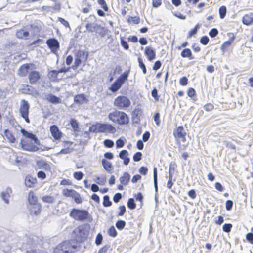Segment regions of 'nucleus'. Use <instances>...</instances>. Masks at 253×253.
<instances>
[{"label":"nucleus","mask_w":253,"mask_h":253,"mask_svg":"<svg viewBox=\"0 0 253 253\" xmlns=\"http://www.w3.org/2000/svg\"><path fill=\"white\" fill-rule=\"evenodd\" d=\"M45 99L49 102L53 104H58L61 102V99L60 98L51 93L45 95Z\"/></svg>","instance_id":"nucleus-24"},{"label":"nucleus","mask_w":253,"mask_h":253,"mask_svg":"<svg viewBox=\"0 0 253 253\" xmlns=\"http://www.w3.org/2000/svg\"><path fill=\"white\" fill-rule=\"evenodd\" d=\"M104 144L107 147L111 148L114 146V142L111 140L106 139L104 141Z\"/></svg>","instance_id":"nucleus-55"},{"label":"nucleus","mask_w":253,"mask_h":253,"mask_svg":"<svg viewBox=\"0 0 253 253\" xmlns=\"http://www.w3.org/2000/svg\"><path fill=\"white\" fill-rule=\"evenodd\" d=\"M88 54L84 51L79 50L75 53L74 65L73 66V69L77 68L82 62H85L87 58Z\"/></svg>","instance_id":"nucleus-8"},{"label":"nucleus","mask_w":253,"mask_h":253,"mask_svg":"<svg viewBox=\"0 0 253 253\" xmlns=\"http://www.w3.org/2000/svg\"><path fill=\"white\" fill-rule=\"evenodd\" d=\"M145 54L147 57L149 61H152L156 57L155 51L154 49L150 46H147L145 47Z\"/></svg>","instance_id":"nucleus-18"},{"label":"nucleus","mask_w":253,"mask_h":253,"mask_svg":"<svg viewBox=\"0 0 253 253\" xmlns=\"http://www.w3.org/2000/svg\"><path fill=\"white\" fill-rule=\"evenodd\" d=\"M175 179H173V172L171 171V165L169 169V179L167 183V187L169 189H171Z\"/></svg>","instance_id":"nucleus-23"},{"label":"nucleus","mask_w":253,"mask_h":253,"mask_svg":"<svg viewBox=\"0 0 253 253\" xmlns=\"http://www.w3.org/2000/svg\"><path fill=\"white\" fill-rule=\"evenodd\" d=\"M138 63H139V67L140 68H141L142 69L143 73L144 74H146V68L145 64L143 62L142 58H140V57H139L138 58Z\"/></svg>","instance_id":"nucleus-48"},{"label":"nucleus","mask_w":253,"mask_h":253,"mask_svg":"<svg viewBox=\"0 0 253 253\" xmlns=\"http://www.w3.org/2000/svg\"><path fill=\"white\" fill-rule=\"evenodd\" d=\"M4 134L7 139L10 143H14L15 141V138L13 134L7 129H5L4 131Z\"/></svg>","instance_id":"nucleus-32"},{"label":"nucleus","mask_w":253,"mask_h":253,"mask_svg":"<svg viewBox=\"0 0 253 253\" xmlns=\"http://www.w3.org/2000/svg\"><path fill=\"white\" fill-rule=\"evenodd\" d=\"M126 224V223L125 221L122 220H119L116 222L115 225L118 230H122L125 227Z\"/></svg>","instance_id":"nucleus-36"},{"label":"nucleus","mask_w":253,"mask_h":253,"mask_svg":"<svg viewBox=\"0 0 253 253\" xmlns=\"http://www.w3.org/2000/svg\"><path fill=\"white\" fill-rule=\"evenodd\" d=\"M83 176L84 174L81 171L75 172L73 174L74 178L77 180H81L83 178Z\"/></svg>","instance_id":"nucleus-51"},{"label":"nucleus","mask_w":253,"mask_h":253,"mask_svg":"<svg viewBox=\"0 0 253 253\" xmlns=\"http://www.w3.org/2000/svg\"><path fill=\"white\" fill-rule=\"evenodd\" d=\"M37 179L36 177H33L30 175L26 176L24 183L27 187L33 188L37 183Z\"/></svg>","instance_id":"nucleus-16"},{"label":"nucleus","mask_w":253,"mask_h":253,"mask_svg":"<svg viewBox=\"0 0 253 253\" xmlns=\"http://www.w3.org/2000/svg\"><path fill=\"white\" fill-rule=\"evenodd\" d=\"M31 141H32L25 140L22 139H21L20 145L22 149L32 152L37 151L38 147L34 145Z\"/></svg>","instance_id":"nucleus-10"},{"label":"nucleus","mask_w":253,"mask_h":253,"mask_svg":"<svg viewBox=\"0 0 253 253\" xmlns=\"http://www.w3.org/2000/svg\"><path fill=\"white\" fill-rule=\"evenodd\" d=\"M108 118L113 122L120 125L126 124L129 122L127 115L124 112L119 111H114L110 113Z\"/></svg>","instance_id":"nucleus-3"},{"label":"nucleus","mask_w":253,"mask_h":253,"mask_svg":"<svg viewBox=\"0 0 253 253\" xmlns=\"http://www.w3.org/2000/svg\"><path fill=\"white\" fill-rule=\"evenodd\" d=\"M122 195L121 193H116L114 195L113 200L115 203H117L122 199Z\"/></svg>","instance_id":"nucleus-52"},{"label":"nucleus","mask_w":253,"mask_h":253,"mask_svg":"<svg viewBox=\"0 0 253 253\" xmlns=\"http://www.w3.org/2000/svg\"><path fill=\"white\" fill-rule=\"evenodd\" d=\"M153 180L154 186L155 188V201L156 205L158 203V174L157 168L154 167L153 169Z\"/></svg>","instance_id":"nucleus-12"},{"label":"nucleus","mask_w":253,"mask_h":253,"mask_svg":"<svg viewBox=\"0 0 253 253\" xmlns=\"http://www.w3.org/2000/svg\"><path fill=\"white\" fill-rule=\"evenodd\" d=\"M103 240V236L101 233H98L95 238V244L97 246L101 244Z\"/></svg>","instance_id":"nucleus-49"},{"label":"nucleus","mask_w":253,"mask_h":253,"mask_svg":"<svg viewBox=\"0 0 253 253\" xmlns=\"http://www.w3.org/2000/svg\"><path fill=\"white\" fill-rule=\"evenodd\" d=\"M29 68L30 67L28 65L23 64L18 70L19 75L21 76H26L28 72Z\"/></svg>","instance_id":"nucleus-31"},{"label":"nucleus","mask_w":253,"mask_h":253,"mask_svg":"<svg viewBox=\"0 0 253 253\" xmlns=\"http://www.w3.org/2000/svg\"><path fill=\"white\" fill-rule=\"evenodd\" d=\"M94 181L95 182H96V183L100 185H104L106 182V178L105 176H103L102 177L96 176V179H94Z\"/></svg>","instance_id":"nucleus-41"},{"label":"nucleus","mask_w":253,"mask_h":253,"mask_svg":"<svg viewBox=\"0 0 253 253\" xmlns=\"http://www.w3.org/2000/svg\"><path fill=\"white\" fill-rule=\"evenodd\" d=\"M72 197L74 199L75 201L77 204H80L82 202V200L80 193L77 192L76 191H75Z\"/></svg>","instance_id":"nucleus-38"},{"label":"nucleus","mask_w":253,"mask_h":253,"mask_svg":"<svg viewBox=\"0 0 253 253\" xmlns=\"http://www.w3.org/2000/svg\"><path fill=\"white\" fill-rule=\"evenodd\" d=\"M69 215L76 220L84 221L87 219L89 213L85 210L73 208L70 211Z\"/></svg>","instance_id":"nucleus-4"},{"label":"nucleus","mask_w":253,"mask_h":253,"mask_svg":"<svg viewBox=\"0 0 253 253\" xmlns=\"http://www.w3.org/2000/svg\"><path fill=\"white\" fill-rule=\"evenodd\" d=\"M89 131L92 132L114 133L116 129L112 125L106 123H96L89 127Z\"/></svg>","instance_id":"nucleus-1"},{"label":"nucleus","mask_w":253,"mask_h":253,"mask_svg":"<svg viewBox=\"0 0 253 253\" xmlns=\"http://www.w3.org/2000/svg\"><path fill=\"white\" fill-rule=\"evenodd\" d=\"M128 22L134 24H137L140 22V18L138 17H130L128 19Z\"/></svg>","instance_id":"nucleus-44"},{"label":"nucleus","mask_w":253,"mask_h":253,"mask_svg":"<svg viewBox=\"0 0 253 253\" xmlns=\"http://www.w3.org/2000/svg\"><path fill=\"white\" fill-rule=\"evenodd\" d=\"M233 202L231 200H227L225 203V208L226 210L230 211L232 209Z\"/></svg>","instance_id":"nucleus-53"},{"label":"nucleus","mask_w":253,"mask_h":253,"mask_svg":"<svg viewBox=\"0 0 253 253\" xmlns=\"http://www.w3.org/2000/svg\"><path fill=\"white\" fill-rule=\"evenodd\" d=\"M46 44L52 52L56 51L59 48V43L57 40L54 38L47 40Z\"/></svg>","instance_id":"nucleus-14"},{"label":"nucleus","mask_w":253,"mask_h":253,"mask_svg":"<svg viewBox=\"0 0 253 253\" xmlns=\"http://www.w3.org/2000/svg\"><path fill=\"white\" fill-rule=\"evenodd\" d=\"M28 201L31 205L38 203L37 202V198L35 196L33 192L29 193Z\"/></svg>","instance_id":"nucleus-33"},{"label":"nucleus","mask_w":253,"mask_h":253,"mask_svg":"<svg viewBox=\"0 0 253 253\" xmlns=\"http://www.w3.org/2000/svg\"><path fill=\"white\" fill-rule=\"evenodd\" d=\"M232 225L230 223H225L222 226V230L224 232L229 233L231 231Z\"/></svg>","instance_id":"nucleus-46"},{"label":"nucleus","mask_w":253,"mask_h":253,"mask_svg":"<svg viewBox=\"0 0 253 253\" xmlns=\"http://www.w3.org/2000/svg\"><path fill=\"white\" fill-rule=\"evenodd\" d=\"M128 76V72H124L109 87V90L112 92L117 91L124 84Z\"/></svg>","instance_id":"nucleus-5"},{"label":"nucleus","mask_w":253,"mask_h":253,"mask_svg":"<svg viewBox=\"0 0 253 253\" xmlns=\"http://www.w3.org/2000/svg\"><path fill=\"white\" fill-rule=\"evenodd\" d=\"M29 108L30 105L28 101L24 99L22 100L20 106L19 112L21 116L28 123L30 122L28 117Z\"/></svg>","instance_id":"nucleus-6"},{"label":"nucleus","mask_w":253,"mask_h":253,"mask_svg":"<svg viewBox=\"0 0 253 253\" xmlns=\"http://www.w3.org/2000/svg\"><path fill=\"white\" fill-rule=\"evenodd\" d=\"M75 192V190L74 189H65L63 190L62 193H63V195L66 197H72Z\"/></svg>","instance_id":"nucleus-40"},{"label":"nucleus","mask_w":253,"mask_h":253,"mask_svg":"<svg viewBox=\"0 0 253 253\" xmlns=\"http://www.w3.org/2000/svg\"><path fill=\"white\" fill-rule=\"evenodd\" d=\"M247 240L251 244H253V233H248L246 235Z\"/></svg>","instance_id":"nucleus-57"},{"label":"nucleus","mask_w":253,"mask_h":253,"mask_svg":"<svg viewBox=\"0 0 253 253\" xmlns=\"http://www.w3.org/2000/svg\"><path fill=\"white\" fill-rule=\"evenodd\" d=\"M29 35L28 31L24 29H21L17 31L16 33V36L19 39L26 38Z\"/></svg>","instance_id":"nucleus-30"},{"label":"nucleus","mask_w":253,"mask_h":253,"mask_svg":"<svg viewBox=\"0 0 253 253\" xmlns=\"http://www.w3.org/2000/svg\"><path fill=\"white\" fill-rule=\"evenodd\" d=\"M173 134L176 139H180L182 141L185 140V136L186 133L184 132V129L182 126L178 127L174 131Z\"/></svg>","instance_id":"nucleus-13"},{"label":"nucleus","mask_w":253,"mask_h":253,"mask_svg":"<svg viewBox=\"0 0 253 253\" xmlns=\"http://www.w3.org/2000/svg\"><path fill=\"white\" fill-rule=\"evenodd\" d=\"M12 190L11 188L8 187L5 191H2L1 193L0 196L2 200L7 204L9 203V198L10 197V194Z\"/></svg>","instance_id":"nucleus-22"},{"label":"nucleus","mask_w":253,"mask_h":253,"mask_svg":"<svg viewBox=\"0 0 253 253\" xmlns=\"http://www.w3.org/2000/svg\"><path fill=\"white\" fill-rule=\"evenodd\" d=\"M233 40H234V38H233L232 39H230L229 41H227L225 42L222 44V45L221 47V49L222 50H224V49L225 48H226L227 47H229L231 44V43L233 42Z\"/></svg>","instance_id":"nucleus-45"},{"label":"nucleus","mask_w":253,"mask_h":253,"mask_svg":"<svg viewBox=\"0 0 253 253\" xmlns=\"http://www.w3.org/2000/svg\"><path fill=\"white\" fill-rule=\"evenodd\" d=\"M133 114L136 117H140L143 115V110L139 108H136L133 111Z\"/></svg>","instance_id":"nucleus-47"},{"label":"nucleus","mask_w":253,"mask_h":253,"mask_svg":"<svg viewBox=\"0 0 253 253\" xmlns=\"http://www.w3.org/2000/svg\"><path fill=\"white\" fill-rule=\"evenodd\" d=\"M42 200L45 203L52 204L54 201V198L53 196L46 195L42 197Z\"/></svg>","instance_id":"nucleus-37"},{"label":"nucleus","mask_w":253,"mask_h":253,"mask_svg":"<svg viewBox=\"0 0 253 253\" xmlns=\"http://www.w3.org/2000/svg\"><path fill=\"white\" fill-rule=\"evenodd\" d=\"M127 206L130 210H133L136 208L135 200L133 198H129L127 203Z\"/></svg>","instance_id":"nucleus-35"},{"label":"nucleus","mask_w":253,"mask_h":253,"mask_svg":"<svg viewBox=\"0 0 253 253\" xmlns=\"http://www.w3.org/2000/svg\"><path fill=\"white\" fill-rule=\"evenodd\" d=\"M139 172L142 175H145L147 173L148 169L145 167H141L139 169Z\"/></svg>","instance_id":"nucleus-62"},{"label":"nucleus","mask_w":253,"mask_h":253,"mask_svg":"<svg viewBox=\"0 0 253 253\" xmlns=\"http://www.w3.org/2000/svg\"><path fill=\"white\" fill-rule=\"evenodd\" d=\"M37 165L39 169H44L45 170L48 171H50L51 169L50 165L42 159L37 160Z\"/></svg>","instance_id":"nucleus-21"},{"label":"nucleus","mask_w":253,"mask_h":253,"mask_svg":"<svg viewBox=\"0 0 253 253\" xmlns=\"http://www.w3.org/2000/svg\"><path fill=\"white\" fill-rule=\"evenodd\" d=\"M130 174L126 172H124L123 176L120 178V181L122 184L126 185L128 183L130 180Z\"/></svg>","instance_id":"nucleus-26"},{"label":"nucleus","mask_w":253,"mask_h":253,"mask_svg":"<svg viewBox=\"0 0 253 253\" xmlns=\"http://www.w3.org/2000/svg\"><path fill=\"white\" fill-rule=\"evenodd\" d=\"M242 22L246 25H250L253 23V13H251L244 15L242 18Z\"/></svg>","instance_id":"nucleus-25"},{"label":"nucleus","mask_w":253,"mask_h":253,"mask_svg":"<svg viewBox=\"0 0 253 253\" xmlns=\"http://www.w3.org/2000/svg\"><path fill=\"white\" fill-rule=\"evenodd\" d=\"M218 33V31L216 28L211 29L209 32V35L212 37H215Z\"/></svg>","instance_id":"nucleus-58"},{"label":"nucleus","mask_w":253,"mask_h":253,"mask_svg":"<svg viewBox=\"0 0 253 253\" xmlns=\"http://www.w3.org/2000/svg\"><path fill=\"white\" fill-rule=\"evenodd\" d=\"M20 131L24 136L31 139L30 141H33L35 144H39V140L35 134L27 131L23 128H21Z\"/></svg>","instance_id":"nucleus-15"},{"label":"nucleus","mask_w":253,"mask_h":253,"mask_svg":"<svg viewBox=\"0 0 253 253\" xmlns=\"http://www.w3.org/2000/svg\"><path fill=\"white\" fill-rule=\"evenodd\" d=\"M50 130L52 135L54 139L58 140L61 138L62 133L59 131L58 127L56 126H50Z\"/></svg>","instance_id":"nucleus-20"},{"label":"nucleus","mask_w":253,"mask_h":253,"mask_svg":"<svg viewBox=\"0 0 253 253\" xmlns=\"http://www.w3.org/2000/svg\"><path fill=\"white\" fill-rule=\"evenodd\" d=\"M72 246L67 241H65L57 246L53 251V253H69L71 252Z\"/></svg>","instance_id":"nucleus-9"},{"label":"nucleus","mask_w":253,"mask_h":253,"mask_svg":"<svg viewBox=\"0 0 253 253\" xmlns=\"http://www.w3.org/2000/svg\"><path fill=\"white\" fill-rule=\"evenodd\" d=\"M108 234L110 236L113 237V238L117 236V232L114 226H111L109 228V229H108Z\"/></svg>","instance_id":"nucleus-39"},{"label":"nucleus","mask_w":253,"mask_h":253,"mask_svg":"<svg viewBox=\"0 0 253 253\" xmlns=\"http://www.w3.org/2000/svg\"><path fill=\"white\" fill-rule=\"evenodd\" d=\"M29 211L31 214L38 215L40 214L41 211V205L40 203L31 205L29 207Z\"/></svg>","instance_id":"nucleus-19"},{"label":"nucleus","mask_w":253,"mask_h":253,"mask_svg":"<svg viewBox=\"0 0 253 253\" xmlns=\"http://www.w3.org/2000/svg\"><path fill=\"white\" fill-rule=\"evenodd\" d=\"M119 209L120 210V211L118 213V215L119 216H123L126 211V208L125 206L122 205L119 206Z\"/></svg>","instance_id":"nucleus-54"},{"label":"nucleus","mask_w":253,"mask_h":253,"mask_svg":"<svg viewBox=\"0 0 253 253\" xmlns=\"http://www.w3.org/2000/svg\"><path fill=\"white\" fill-rule=\"evenodd\" d=\"M85 27L86 30L89 32H93L96 31L97 30L100 29V32H99V35L102 37H104L105 35V33H103L102 32V31L104 30V28L96 23L88 22L86 23Z\"/></svg>","instance_id":"nucleus-11"},{"label":"nucleus","mask_w":253,"mask_h":253,"mask_svg":"<svg viewBox=\"0 0 253 253\" xmlns=\"http://www.w3.org/2000/svg\"><path fill=\"white\" fill-rule=\"evenodd\" d=\"M98 3L101 5L102 8L105 11H108V7L104 0H97Z\"/></svg>","instance_id":"nucleus-50"},{"label":"nucleus","mask_w":253,"mask_h":253,"mask_svg":"<svg viewBox=\"0 0 253 253\" xmlns=\"http://www.w3.org/2000/svg\"><path fill=\"white\" fill-rule=\"evenodd\" d=\"M109 248L108 245L104 246L99 250L98 253H106Z\"/></svg>","instance_id":"nucleus-64"},{"label":"nucleus","mask_w":253,"mask_h":253,"mask_svg":"<svg viewBox=\"0 0 253 253\" xmlns=\"http://www.w3.org/2000/svg\"><path fill=\"white\" fill-rule=\"evenodd\" d=\"M181 56L183 58H188L189 60L194 59L192 55V52L189 48L184 49L181 52Z\"/></svg>","instance_id":"nucleus-29"},{"label":"nucleus","mask_w":253,"mask_h":253,"mask_svg":"<svg viewBox=\"0 0 253 253\" xmlns=\"http://www.w3.org/2000/svg\"><path fill=\"white\" fill-rule=\"evenodd\" d=\"M102 164L103 168L108 172H111L113 169L112 164L107 159H102Z\"/></svg>","instance_id":"nucleus-27"},{"label":"nucleus","mask_w":253,"mask_h":253,"mask_svg":"<svg viewBox=\"0 0 253 253\" xmlns=\"http://www.w3.org/2000/svg\"><path fill=\"white\" fill-rule=\"evenodd\" d=\"M103 205L105 207H108L112 205V203L110 200V197L108 195H106L103 197Z\"/></svg>","instance_id":"nucleus-34"},{"label":"nucleus","mask_w":253,"mask_h":253,"mask_svg":"<svg viewBox=\"0 0 253 253\" xmlns=\"http://www.w3.org/2000/svg\"><path fill=\"white\" fill-rule=\"evenodd\" d=\"M89 229L87 225H82L76 228L73 232L74 237L77 243L84 242L88 237Z\"/></svg>","instance_id":"nucleus-2"},{"label":"nucleus","mask_w":253,"mask_h":253,"mask_svg":"<svg viewBox=\"0 0 253 253\" xmlns=\"http://www.w3.org/2000/svg\"><path fill=\"white\" fill-rule=\"evenodd\" d=\"M128 152L126 150H122L119 154L120 158H128Z\"/></svg>","instance_id":"nucleus-56"},{"label":"nucleus","mask_w":253,"mask_h":253,"mask_svg":"<svg viewBox=\"0 0 253 253\" xmlns=\"http://www.w3.org/2000/svg\"><path fill=\"white\" fill-rule=\"evenodd\" d=\"M209 38L206 36H203L200 39V42L203 45H207L209 42Z\"/></svg>","instance_id":"nucleus-61"},{"label":"nucleus","mask_w":253,"mask_h":253,"mask_svg":"<svg viewBox=\"0 0 253 253\" xmlns=\"http://www.w3.org/2000/svg\"><path fill=\"white\" fill-rule=\"evenodd\" d=\"M87 101V99L84 94H79L76 95L74 97V102L80 104L84 103Z\"/></svg>","instance_id":"nucleus-28"},{"label":"nucleus","mask_w":253,"mask_h":253,"mask_svg":"<svg viewBox=\"0 0 253 253\" xmlns=\"http://www.w3.org/2000/svg\"><path fill=\"white\" fill-rule=\"evenodd\" d=\"M114 105L120 109H125L130 105L129 99L124 96H119L114 100Z\"/></svg>","instance_id":"nucleus-7"},{"label":"nucleus","mask_w":253,"mask_h":253,"mask_svg":"<svg viewBox=\"0 0 253 253\" xmlns=\"http://www.w3.org/2000/svg\"><path fill=\"white\" fill-rule=\"evenodd\" d=\"M121 44L126 50H127L129 48V45L128 43L122 37L121 38Z\"/></svg>","instance_id":"nucleus-59"},{"label":"nucleus","mask_w":253,"mask_h":253,"mask_svg":"<svg viewBox=\"0 0 253 253\" xmlns=\"http://www.w3.org/2000/svg\"><path fill=\"white\" fill-rule=\"evenodd\" d=\"M214 108V106L211 103H208L204 106V109L207 111H211Z\"/></svg>","instance_id":"nucleus-63"},{"label":"nucleus","mask_w":253,"mask_h":253,"mask_svg":"<svg viewBox=\"0 0 253 253\" xmlns=\"http://www.w3.org/2000/svg\"><path fill=\"white\" fill-rule=\"evenodd\" d=\"M151 95L152 97H153L155 100L156 101H157L159 100V96L158 95V92L156 88H154L152 92H151Z\"/></svg>","instance_id":"nucleus-60"},{"label":"nucleus","mask_w":253,"mask_h":253,"mask_svg":"<svg viewBox=\"0 0 253 253\" xmlns=\"http://www.w3.org/2000/svg\"><path fill=\"white\" fill-rule=\"evenodd\" d=\"M219 13L220 18L223 19L225 17L226 13V8L225 6H221L219 7Z\"/></svg>","instance_id":"nucleus-43"},{"label":"nucleus","mask_w":253,"mask_h":253,"mask_svg":"<svg viewBox=\"0 0 253 253\" xmlns=\"http://www.w3.org/2000/svg\"><path fill=\"white\" fill-rule=\"evenodd\" d=\"M40 79L39 72L37 71H31L29 74V79L30 84H35Z\"/></svg>","instance_id":"nucleus-17"},{"label":"nucleus","mask_w":253,"mask_h":253,"mask_svg":"<svg viewBox=\"0 0 253 253\" xmlns=\"http://www.w3.org/2000/svg\"><path fill=\"white\" fill-rule=\"evenodd\" d=\"M70 123L74 131H77L79 128V124L77 120L74 118L70 120Z\"/></svg>","instance_id":"nucleus-42"}]
</instances>
